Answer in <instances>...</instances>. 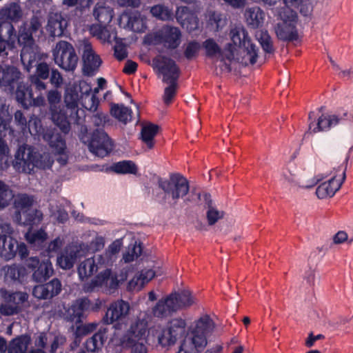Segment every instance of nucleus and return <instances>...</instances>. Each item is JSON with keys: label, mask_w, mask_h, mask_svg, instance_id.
I'll list each match as a JSON object with an SVG mask.
<instances>
[{"label": "nucleus", "mask_w": 353, "mask_h": 353, "mask_svg": "<svg viewBox=\"0 0 353 353\" xmlns=\"http://www.w3.org/2000/svg\"><path fill=\"white\" fill-rule=\"evenodd\" d=\"M201 46H187L183 52L188 60L196 57ZM205 55L213 63L220 62L219 68H216V74L230 73L232 63H238L242 66L253 65L260 59L259 48L257 46H202Z\"/></svg>", "instance_id": "obj_1"}, {"label": "nucleus", "mask_w": 353, "mask_h": 353, "mask_svg": "<svg viewBox=\"0 0 353 353\" xmlns=\"http://www.w3.org/2000/svg\"><path fill=\"white\" fill-rule=\"evenodd\" d=\"M94 19L99 23L90 26V34L103 44H124L123 39L117 37L115 30L108 28L114 16V10L101 3H97L92 11Z\"/></svg>", "instance_id": "obj_2"}, {"label": "nucleus", "mask_w": 353, "mask_h": 353, "mask_svg": "<svg viewBox=\"0 0 353 353\" xmlns=\"http://www.w3.org/2000/svg\"><path fill=\"white\" fill-rule=\"evenodd\" d=\"M215 325L208 315L199 318L190 332V336L181 342L177 353H201L207 345L208 336L214 331Z\"/></svg>", "instance_id": "obj_3"}, {"label": "nucleus", "mask_w": 353, "mask_h": 353, "mask_svg": "<svg viewBox=\"0 0 353 353\" xmlns=\"http://www.w3.org/2000/svg\"><path fill=\"white\" fill-rule=\"evenodd\" d=\"M52 163L48 153L40 154L33 147L23 144L19 147L14 154L13 166L19 172L30 174L34 168H50Z\"/></svg>", "instance_id": "obj_4"}, {"label": "nucleus", "mask_w": 353, "mask_h": 353, "mask_svg": "<svg viewBox=\"0 0 353 353\" xmlns=\"http://www.w3.org/2000/svg\"><path fill=\"white\" fill-rule=\"evenodd\" d=\"M78 101L79 94L76 91L67 92L64 97L65 107L59 109V112H54L52 114L54 123L65 134L70 132L72 123H79Z\"/></svg>", "instance_id": "obj_5"}, {"label": "nucleus", "mask_w": 353, "mask_h": 353, "mask_svg": "<svg viewBox=\"0 0 353 353\" xmlns=\"http://www.w3.org/2000/svg\"><path fill=\"white\" fill-rule=\"evenodd\" d=\"M158 185L165 195L171 196L176 203L179 199H183L190 191V185L188 179L179 173L170 174L169 179L159 177Z\"/></svg>", "instance_id": "obj_6"}, {"label": "nucleus", "mask_w": 353, "mask_h": 353, "mask_svg": "<svg viewBox=\"0 0 353 353\" xmlns=\"http://www.w3.org/2000/svg\"><path fill=\"white\" fill-rule=\"evenodd\" d=\"M181 37L179 28L164 25L158 30L146 34L143 44H179Z\"/></svg>", "instance_id": "obj_7"}, {"label": "nucleus", "mask_w": 353, "mask_h": 353, "mask_svg": "<svg viewBox=\"0 0 353 353\" xmlns=\"http://www.w3.org/2000/svg\"><path fill=\"white\" fill-rule=\"evenodd\" d=\"M186 322L181 318L170 320L165 329H163L158 336L159 344L162 346L174 345L176 341L185 334Z\"/></svg>", "instance_id": "obj_8"}, {"label": "nucleus", "mask_w": 353, "mask_h": 353, "mask_svg": "<svg viewBox=\"0 0 353 353\" xmlns=\"http://www.w3.org/2000/svg\"><path fill=\"white\" fill-rule=\"evenodd\" d=\"M27 276L32 274V279L36 283L46 281L54 273L52 264L50 260L40 261L37 256L30 257L26 261Z\"/></svg>", "instance_id": "obj_9"}, {"label": "nucleus", "mask_w": 353, "mask_h": 353, "mask_svg": "<svg viewBox=\"0 0 353 353\" xmlns=\"http://www.w3.org/2000/svg\"><path fill=\"white\" fill-rule=\"evenodd\" d=\"M180 46H143L139 53L141 61L150 63V59L154 57L161 58L169 54L174 59L179 60L183 55Z\"/></svg>", "instance_id": "obj_10"}, {"label": "nucleus", "mask_w": 353, "mask_h": 353, "mask_svg": "<svg viewBox=\"0 0 353 353\" xmlns=\"http://www.w3.org/2000/svg\"><path fill=\"white\" fill-rule=\"evenodd\" d=\"M88 147L92 154L103 158L112 151L114 143L103 129L97 128L93 131L91 135Z\"/></svg>", "instance_id": "obj_11"}, {"label": "nucleus", "mask_w": 353, "mask_h": 353, "mask_svg": "<svg viewBox=\"0 0 353 353\" xmlns=\"http://www.w3.org/2000/svg\"><path fill=\"white\" fill-rule=\"evenodd\" d=\"M21 17V6L15 2H12L0 10V22L5 26L9 34V41H7V44H14L12 36L15 37L16 31L12 23L17 22Z\"/></svg>", "instance_id": "obj_12"}, {"label": "nucleus", "mask_w": 353, "mask_h": 353, "mask_svg": "<svg viewBox=\"0 0 353 353\" xmlns=\"http://www.w3.org/2000/svg\"><path fill=\"white\" fill-rule=\"evenodd\" d=\"M283 21L282 26H278L276 32L277 37L283 41H293L298 39V33L296 28L297 14L290 9H288L281 14Z\"/></svg>", "instance_id": "obj_13"}, {"label": "nucleus", "mask_w": 353, "mask_h": 353, "mask_svg": "<svg viewBox=\"0 0 353 353\" xmlns=\"http://www.w3.org/2000/svg\"><path fill=\"white\" fill-rule=\"evenodd\" d=\"M169 54L153 59V68L163 75V81H178L181 74L179 67Z\"/></svg>", "instance_id": "obj_14"}, {"label": "nucleus", "mask_w": 353, "mask_h": 353, "mask_svg": "<svg viewBox=\"0 0 353 353\" xmlns=\"http://www.w3.org/2000/svg\"><path fill=\"white\" fill-rule=\"evenodd\" d=\"M13 228L10 223L0 225V256L6 261L16 256V245L17 240L12 236Z\"/></svg>", "instance_id": "obj_15"}, {"label": "nucleus", "mask_w": 353, "mask_h": 353, "mask_svg": "<svg viewBox=\"0 0 353 353\" xmlns=\"http://www.w3.org/2000/svg\"><path fill=\"white\" fill-rule=\"evenodd\" d=\"M110 254L106 252L95 257H90L81 262L78 266L77 272L81 281L88 279L94 273L109 263Z\"/></svg>", "instance_id": "obj_16"}, {"label": "nucleus", "mask_w": 353, "mask_h": 353, "mask_svg": "<svg viewBox=\"0 0 353 353\" xmlns=\"http://www.w3.org/2000/svg\"><path fill=\"white\" fill-rule=\"evenodd\" d=\"M90 307L91 301L88 298H79L65 310V319L71 323H81L86 318Z\"/></svg>", "instance_id": "obj_17"}, {"label": "nucleus", "mask_w": 353, "mask_h": 353, "mask_svg": "<svg viewBox=\"0 0 353 353\" xmlns=\"http://www.w3.org/2000/svg\"><path fill=\"white\" fill-rule=\"evenodd\" d=\"M43 139L48 143L52 151L59 155L57 161L61 165H65L68 157L65 153V140L62 134L54 130H48L43 134Z\"/></svg>", "instance_id": "obj_18"}, {"label": "nucleus", "mask_w": 353, "mask_h": 353, "mask_svg": "<svg viewBox=\"0 0 353 353\" xmlns=\"http://www.w3.org/2000/svg\"><path fill=\"white\" fill-rule=\"evenodd\" d=\"M59 47L60 55H54V61L60 68L65 71H73L75 70L78 63V56L76 53L73 46H56V48Z\"/></svg>", "instance_id": "obj_19"}, {"label": "nucleus", "mask_w": 353, "mask_h": 353, "mask_svg": "<svg viewBox=\"0 0 353 353\" xmlns=\"http://www.w3.org/2000/svg\"><path fill=\"white\" fill-rule=\"evenodd\" d=\"M120 28L132 30L134 32H143L147 28L145 19L139 12H123L118 19Z\"/></svg>", "instance_id": "obj_20"}, {"label": "nucleus", "mask_w": 353, "mask_h": 353, "mask_svg": "<svg viewBox=\"0 0 353 353\" xmlns=\"http://www.w3.org/2000/svg\"><path fill=\"white\" fill-rule=\"evenodd\" d=\"M346 168L343 165L339 167V170L342 171V176L336 179V176H334L327 181L321 183L316 190V194L319 199H325L327 197H332L335 193L340 189L342 183L345 179Z\"/></svg>", "instance_id": "obj_21"}, {"label": "nucleus", "mask_w": 353, "mask_h": 353, "mask_svg": "<svg viewBox=\"0 0 353 353\" xmlns=\"http://www.w3.org/2000/svg\"><path fill=\"white\" fill-rule=\"evenodd\" d=\"M341 119L335 114H322L315 122V115L314 112L309 113V130L313 133L321 131H328L332 128L338 125Z\"/></svg>", "instance_id": "obj_22"}, {"label": "nucleus", "mask_w": 353, "mask_h": 353, "mask_svg": "<svg viewBox=\"0 0 353 353\" xmlns=\"http://www.w3.org/2000/svg\"><path fill=\"white\" fill-rule=\"evenodd\" d=\"M61 290V281L54 278L48 283L34 286L32 295L39 300H48L59 295Z\"/></svg>", "instance_id": "obj_23"}, {"label": "nucleus", "mask_w": 353, "mask_h": 353, "mask_svg": "<svg viewBox=\"0 0 353 353\" xmlns=\"http://www.w3.org/2000/svg\"><path fill=\"white\" fill-rule=\"evenodd\" d=\"M129 311V303L122 299L118 300L110 303L103 321L105 324H112L115 321H121L128 316Z\"/></svg>", "instance_id": "obj_24"}, {"label": "nucleus", "mask_w": 353, "mask_h": 353, "mask_svg": "<svg viewBox=\"0 0 353 353\" xmlns=\"http://www.w3.org/2000/svg\"><path fill=\"white\" fill-rule=\"evenodd\" d=\"M84 46L85 49L82 56L83 73L85 76L92 77L98 72L102 64V59L91 48L92 46Z\"/></svg>", "instance_id": "obj_25"}, {"label": "nucleus", "mask_w": 353, "mask_h": 353, "mask_svg": "<svg viewBox=\"0 0 353 353\" xmlns=\"http://www.w3.org/2000/svg\"><path fill=\"white\" fill-rule=\"evenodd\" d=\"M21 75L20 70L13 65H0V86L13 91Z\"/></svg>", "instance_id": "obj_26"}, {"label": "nucleus", "mask_w": 353, "mask_h": 353, "mask_svg": "<svg viewBox=\"0 0 353 353\" xmlns=\"http://www.w3.org/2000/svg\"><path fill=\"white\" fill-rule=\"evenodd\" d=\"M176 18L177 22L189 32L195 30L199 27V19L196 14L187 6L177 8Z\"/></svg>", "instance_id": "obj_27"}, {"label": "nucleus", "mask_w": 353, "mask_h": 353, "mask_svg": "<svg viewBox=\"0 0 353 353\" xmlns=\"http://www.w3.org/2000/svg\"><path fill=\"white\" fill-rule=\"evenodd\" d=\"M68 25V21L66 17L61 13L51 12L48 17V21L46 29L49 32L50 37H61Z\"/></svg>", "instance_id": "obj_28"}, {"label": "nucleus", "mask_w": 353, "mask_h": 353, "mask_svg": "<svg viewBox=\"0 0 353 353\" xmlns=\"http://www.w3.org/2000/svg\"><path fill=\"white\" fill-rule=\"evenodd\" d=\"M12 219L18 225L32 227L41 223L43 214L40 210L30 208L21 214V212H14Z\"/></svg>", "instance_id": "obj_29"}, {"label": "nucleus", "mask_w": 353, "mask_h": 353, "mask_svg": "<svg viewBox=\"0 0 353 353\" xmlns=\"http://www.w3.org/2000/svg\"><path fill=\"white\" fill-rule=\"evenodd\" d=\"M15 92L16 100L21 107L28 109L32 105H38L36 99L34 98L32 88L28 83L19 82L17 84Z\"/></svg>", "instance_id": "obj_30"}, {"label": "nucleus", "mask_w": 353, "mask_h": 353, "mask_svg": "<svg viewBox=\"0 0 353 353\" xmlns=\"http://www.w3.org/2000/svg\"><path fill=\"white\" fill-rule=\"evenodd\" d=\"M245 21L252 28H258L262 26L265 19V13L259 7L248 8L244 13Z\"/></svg>", "instance_id": "obj_31"}, {"label": "nucleus", "mask_w": 353, "mask_h": 353, "mask_svg": "<svg viewBox=\"0 0 353 353\" xmlns=\"http://www.w3.org/2000/svg\"><path fill=\"white\" fill-rule=\"evenodd\" d=\"M31 342L29 334H24L12 339L8 346V353H26Z\"/></svg>", "instance_id": "obj_32"}, {"label": "nucleus", "mask_w": 353, "mask_h": 353, "mask_svg": "<svg viewBox=\"0 0 353 353\" xmlns=\"http://www.w3.org/2000/svg\"><path fill=\"white\" fill-rule=\"evenodd\" d=\"M176 311L170 295L165 299H160L153 308V314L158 318L166 317Z\"/></svg>", "instance_id": "obj_33"}, {"label": "nucleus", "mask_w": 353, "mask_h": 353, "mask_svg": "<svg viewBox=\"0 0 353 353\" xmlns=\"http://www.w3.org/2000/svg\"><path fill=\"white\" fill-rule=\"evenodd\" d=\"M106 339V330L100 329L92 336L86 340L85 347L88 352H97L102 348Z\"/></svg>", "instance_id": "obj_34"}, {"label": "nucleus", "mask_w": 353, "mask_h": 353, "mask_svg": "<svg viewBox=\"0 0 353 353\" xmlns=\"http://www.w3.org/2000/svg\"><path fill=\"white\" fill-rule=\"evenodd\" d=\"M6 277L13 281H18L22 283L27 279V266L12 264L6 267Z\"/></svg>", "instance_id": "obj_35"}, {"label": "nucleus", "mask_w": 353, "mask_h": 353, "mask_svg": "<svg viewBox=\"0 0 353 353\" xmlns=\"http://www.w3.org/2000/svg\"><path fill=\"white\" fill-rule=\"evenodd\" d=\"M230 37L232 41V44H252L247 30L241 25L232 28L230 31Z\"/></svg>", "instance_id": "obj_36"}, {"label": "nucleus", "mask_w": 353, "mask_h": 353, "mask_svg": "<svg viewBox=\"0 0 353 353\" xmlns=\"http://www.w3.org/2000/svg\"><path fill=\"white\" fill-rule=\"evenodd\" d=\"M145 333L146 328L143 323L137 322L132 324L126 334V345L139 343V340L145 337Z\"/></svg>", "instance_id": "obj_37"}, {"label": "nucleus", "mask_w": 353, "mask_h": 353, "mask_svg": "<svg viewBox=\"0 0 353 353\" xmlns=\"http://www.w3.org/2000/svg\"><path fill=\"white\" fill-rule=\"evenodd\" d=\"M110 114L120 122L126 124L132 120V111L131 108L125 106L123 104H112L110 109Z\"/></svg>", "instance_id": "obj_38"}, {"label": "nucleus", "mask_w": 353, "mask_h": 353, "mask_svg": "<svg viewBox=\"0 0 353 353\" xmlns=\"http://www.w3.org/2000/svg\"><path fill=\"white\" fill-rule=\"evenodd\" d=\"M137 165L130 160H123L114 163L109 168V170L119 174H135L137 172Z\"/></svg>", "instance_id": "obj_39"}, {"label": "nucleus", "mask_w": 353, "mask_h": 353, "mask_svg": "<svg viewBox=\"0 0 353 353\" xmlns=\"http://www.w3.org/2000/svg\"><path fill=\"white\" fill-rule=\"evenodd\" d=\"M170 296L173 301V305L175 310L182 307H189L193 304V299L188 291H182L180 293H172Z\"/></svg>", "instance_id": "obj_40"}, {"label": "nucleus", "mask_w": 353, "mask_h": 353, "mask_svg": "<svg viewBox=\"0 0 353 353\" xmlns=\"http://www.w3.org/2000/svg\"><path fill=\"white\" fill-rule=\"evenodd\" d=\"M12 119V116L9 112L8 106L2 103L0 106V137H6L8 132L11 130Z\"/></svg>", "instance_id": "obj_41"}, {"label": "nucleus", "mask_w": 353, "mask_h": 353, "mask_svg": "<svg viewBox=\"0 0 353 353\" xmlns=\"http://www.w3.org/2000/svg\"><path fill=\"white\" fill-rule=\"evenodd\" d=\"M159 129V125L153 123L146 125L141 129V139L149 149L154 147V138L157 135Z\"/></svg>", "instance_id": "obj_42"}, {"label": "nucleus", "mask_w": 353, "mask_h": 353, "mask_svg": "<svg viewBox=\"0 0 353 353\" xmlns=\"http://www.w3.org/2000/svg\"><path fill=\"white\" fill-rule=\"evenodd\" d=\"M150 12L153 17L160 21H170L173 18L172 9L163 4H157L152 6Z\"/></svg>", "instance_id": "obj_43"}, {"label": "nucleus", "mask_w": 353, "mask_h": 353, "mask_svg": "<svg viewBox=\"0 0 353 353\" xmlns=\"http://www.w3.org/2000/svg\"><path fill=\"white\" fill-rule=\"evenodd\" d=\"M204 199L208 208L206 212L208 222L210 225H212L215 224L218 220L223 218V212L212 207V201L211 200V195L210 194L205 193L204 194Z\"/></svg>", "instance_id": "obj_44"}, {"label": "nucleus", "mask_w": 353, "mask_h": 353, "mask_svg": "<svg viewBox=\"0 0 353 353\" xmlns=\"http://www.w3.org/2000/svg\"><path fill=\"white\" fill-rule=\"evenodd\" d=\"M34 203V198L27 194H19L14 200V207L15 212H23L28 209L32 208Z\"/></svg>", "instance_id": "obj_45"}, {"label": "nucleus", "mask_w": 353, "mask_h": 353, "mask_svg": "<svg viewBox=\"0 0 353 353\" xmlns=\"http://www.w3.org/2000/svg\"><path fill=\"white\" fill-rule=\"evenodd\" d=\"M48 234L44 230L40 229L31 234H28L26 239L28 242L35 247L37 250L43 248L44 243L47 240Z\"/></svg>", "instance_id": "obj_46"}, {"label": "nucleus", "mask_w": 353, "mask_h": 353, "mask_svg": "<svg viewBox=\"0 0 353 353\" xmlns=\"http://www.w3.org/2000/svg\"><path fill=\"white\" fill-rule=\"evenodd\" d=\"M13 197L12 190L7 184L0 180V210L8 206Z\"/></svg>", "instance_id": "obj_47"}, {"label": "nucleus", "mask_w": 353, "mask_h": 353, "mask_svg": "<svg viewBox=\"0 0 353 353\" xmlns=\"http://www.w3.org/2000/svg\"><path fill=\"white\" fill-rule=\"evenodd\" d=\"M4 298L7 302L13 303V305L20 306L28 301V294L25 292H14L6 293Z\"/></svg>", "instance_id": "obj_48"}, {"label": "nucleus", "mask_w": 353, "mask_h": 353, "mask_svg": "<svg viewBox=\"0 0 353 353\" xmlns=\"http://www.w3.org/2000/svg\"><path fill=\"white\" fill-rule=\"evenodd\" d=\"M164 83H169V85L164 90L163 102L165 104L169 105L176 94L178 81H164Z\"/></svg>", "instance_id": "obj_49"}, {"label": "nucleus", "mask_w": 353, "mask_h": 353, "mask_svg": "<svg viewBox=\"0 0 353 353\" xmlns=\"http://www.w3.org/2000/svg\"><path fill=\"white\" fill-rule=\"evenodd\" d=\"M33 33L31 29H28L26 27H21L19 31V34L12 39L15 41V38H17V44H34V39L32 37Z\"/></svg>", "instance_id": "obj_50"}, {"label": "nucleus", "mask_w": 353, "mask_h": 353, "mask_svg": "<svg viewBox=\"0 0 353 353\" xmlns=\"http://www.w3.org/2000/svg\"><path fill=\"white\" fill-rule=\"evenodd\" d=\"M225 22L222 19L220 13L216 12H212L209 14L208 24L210 29L218 32L225 25Z\"/></svg>", "instance_id": "obj_51"}, {"label": "nucleus", "mask_w": 353, "mask_h": 353, "mask_svg": "<svg viewBox=\"0 0 353 353\" xmlns=\"http://www.w3.org/2000/svg\"><path fill=\"white\" fill-rule=\"evenodd\" d=\"M47 99L50 106L51 115L54 112H59L57 105L61 99V92L57 90H51L48 92Z\"/></svg>", "instance_id": "obj_52"}, {"label": "nucleus", "mask_w": 353, "mask_h": 353, "mask_svg": "<svg viewBox=\"0 0 353 353\" xmlns=\"http://www.w3.org/2000/svg\"><path fill=\"white\" fill-rule=\"evenodd\" d=\"M112 274V270L110 268H105L101 271L91 281L92 287H101L104 284H107Z\"/></svg>", "instance_id": "obj_53"}, {"label": "nucleus", "mask_w": 353, "mask_h": 353, "mask_svg": "<svg viewBox=\"0 0 353 353\" xmlns=\"http://www.w3.org/2000/svg\"><path fill=\"white\" fill-rule=\"evenodd\" d=\"M93 0H63L62 5L68 8L77 6L81 10L89 8Z\"/></svg>", "instance_id": "obj_54"}, {"label": "nucleus", "mask_w": 353, "mask_h": 353, "mask_svg": "<svg viewBox=\"0 0 353 353\" xmlns=\"http://www.w3.org/2000/svg\"><path fill=\"white\" fill-rule=\"evenodd\" d=\"M96 328L97 325L94 323L77 325L74 332L75 336L77 338L83 337L94 331Z\"/></svg>", "instance_id": "obj_55"}, {"label": "nucleus", "mask_w": 353, "mask_h": 353, "mask_svg": "<svg viewBox=\"0 0 353 353\" xmlns=\"http://www.w3.org/2000/svg\"><path fill=\"white\" fill-rule=\"evenodd\" d=\"M49 75L50 68L48 65L45 62H41L36 65L35 73L31 76H35L38 78L46 80L49 77Z\"/></svg>", "instance_id": "obj_56"}, {"label": "nucleus", "mask_w": 353, "mask_h": 353, "mask_svg": "<svg viewBox=\"0 0 353 353\" xmlns=\"http://www.w3.org/2000/svg\"><path fill=\"white\" fill-rule=\"evenodd\" d=\"M21 311V306L11 305L8 304H1L0 306V313L4 316H12L17 314Z\"/></svg>", "instance_id": "obj_57"}, {"label": "nucleus", "mask_w": 353, "mask_h": 353, "mask_svg": "<svg viewBox=\"0 0 353 353\" xmlns=\"http://www.w3.org/2000/svg\"><path fill=\"white\" fill-rule=\"evenodd\" d=\"M75 258L72 256L62 255L57 259L59 265L64 270L72 268L74 263Z\"/></svg>", "instance_id": "obj_58"}, {"label": "nucleus", "mask_w": 353, "mask_h": 353, "mask_svg": "<svg viewBox=\"0 0 353 353\" xmlns=\"http://www.w3.org/2000/svg\"><path fill=\"white\" fill-rule=\"evenodd\" d=\"M142 253V247L141 244H137V242L134 245L132 248L131 253H128L124 256V260L125 262H131L134 260V259L138 258L141 256Z\"/></svg>", "instance_id": "obj_59"}, {"label": "nucleus", "mask_w": 353, "mask_h": 353, "mask_svg": "<svg viewBox=\"0 0 353 353\" xmlns=\"http://www.w3.org/2000/svg\"><path fill=\"white\" fill-rule=\"evenodd\" d=\"M128 46H114V57L119 61H123L128 57Z\"/></svg>", "instance_id": "obj_60"}, {"label": "nucleus", "mask_w": 353, "mask_h": 353, "mask_svg": "<svg viewBox=\"0 0 353 353\" xmlns=\"http://www.w3.org/2000/svg\"><path fill=\"white\" fill-rule=\"evenodd\" d=\"M110 120L108 114L104 113H97L92 117V122L97 127H103Z\"/></svg>", "instance_id": "obj_61"}, {"label": "nucleus", "mask_w": 353, "mask_h": 353, "mask_svg": "<svg viewBox=\"0 0 353 353\" xmlns=\"http://www.w3.org/2000/svg\"><path fill=\"white\" fill-rule=\"evenodd\" d=\"M50 81L56 88H60L63 84L62 75L57 69L52 70Z\"/></svg>", "instance_id": "obj_62"}, {"label": "nucleus", "mask_w": 353, "mask_h": 353, "mask_svg": "<svg viewBox=\"0 0 353 353\" xmlns=\"http://www.w3.org/2000/svg\"><path fill=\"white\" fill-rule=\"evenodd\" d=\"M255 37L259 44H271V37L267 30H257L255 33Z\"/></svg>", "instance_id": "obj_63"}, {"label": "nucleus", "mask_w": 353, "mask_h": 353, "mask_svg": "<svg viewBox=\"0 0 353 353\" xmlns=\"http://www.w3.org/2000/svg\"><path fill=\"white\" fill-rule=\"evenodd\" d=\"M48 343L47 334L44 332H40L34 339V345L37 348L44 350Z\"/></svg>", "instance_id": "obj_64"}]
</instances>
